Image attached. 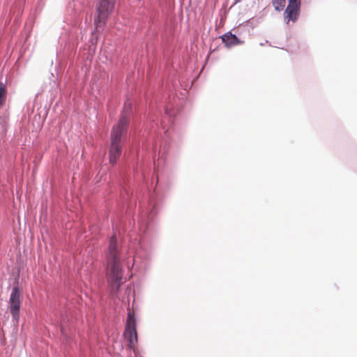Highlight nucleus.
I'll list each match as a JSON object with an SVG mask.
<instances>
[{
  "mask_svg": "<svg viewBox=\"0 0 357 357\" xmlns=\"http://www.w3.org/2000/svg\"><path fill=\"white\" fill-rule=\"evenodd\" d=\"M132 115L131 105L126 102L117 123L113 126L111 131V147L109 149V163L115 165L121 154L125 143L127 129Z\"/></svg>",
  "mask_w": 357,
  "mask_h": 357,
  "instance_id": "f257e3e1",
  "label": "nucleus"
},
{
  "mask_svg": "<svg viewBox=\"0 0 357 357\" xmlns=\"http://www.w3.org/2000/svg\"><path fill=\"white\" fill-rule=\"evenodd\" d=\"M120 247L115 234L109 240L106 252L107 280L110 287L116 293L122 282V268L121 266Z\"/></svg>",
  "mask_w": 357,
  "mask_h": 357,
  "instance_id": "f03ea898",
  "label": "nucleus"
},
{
  "mask_svg": "<svg viewBox=\"0 0 357 357\" xmlns=\"http://www.w3.org/2000/svg\"><path fill=\"white\" fill-rule=\"evenodd\" d=\"M153 250L154 246L149 239L146 237L141 238L134 257L135 264H139L142 268L147 269L152 259Z\"/></svg>",
  "mask_w": 357,
  "mask_h": 357,
  "instance_id": "7ed1b4c3",
  "label": "nucleus"
},
{
  "mask_svg": "<svg viewBox=\"0 0 357 357\" xmlns=\"http://www.w3.org/2000/svg\"><path fill=\"white\" fill-rule=\"evenodd\" d=\"M114 3L115 0H100L99 6L97 8L98 16L94 20L96 28L93 33L99 32L102 29L108 16L113 11Z\"/></svg>",
  "mask_w": 357,
  "mask_h": 357,
  "instance_id": "20e7f679",
  "label": "nucleus"
},
{
  "mask_svg": "<svg viewBox=\"0 0 357 357\" xmlns=\"http://www.w3.org/2000/svg\"><path fill=\"white\" fill-rule=\"evenodd\" d=\"M10 312L13 319L18 321L20 318V310L21 306V293L18 286H15L11 291L10 298Z\"/></svg>",
  "mask_w": 357,
  "mask_h": 357,
  "instance_id": "39448f33",
  "label": "nucleus"
},
{
  "mask_svg": "<svg viewBox=\"0 0 357 357\" xmlns=\"http://www.w3.org/2000/svg\"><path fill=\"white\" fill-rule=\"evenodd\" d=\"M124 335L129 342L130 347L133 348L135 344L137 342V334L136 331V320L135 317L130 313L128 314Z\"/></svg>",
  "mask_w": 357,
  "mask_h": 357,
  "instance_id": "423d86ee",
  "label": "nucleus"
},
{
  "mask_svg": "<svg viewBox=\"0 0 357 357\" xmlns=\"http://www.w3.org/2000/svg\"><path fill=\"white\" fill-rule=\"evenodd\" d=\"M301 3V0H289V3L284 13V17L287 24L290 21L295 22L297 20L299 16Z\"/></svg>",
  "mask_w": 357,
  "mask_h": 357,
  "instance_id": "0eeeda50",
  "label": "nucleus"
},
{
  "mask_svg": "<svg viewBox=\"0 0 357 357\" xmlns=\"http://www.w3.org/2000/svg\"><path fill=\"white\" fill-rule=\"evenodd\" d=\"M157 214L155 204H153L149 213H145L139 220V229L144 234L146 233L153 224V218Z\"/></svg>",
  "mask_w": 357,
  "mask_h": 357,
  "instance_id": "6e6552de",
  "label": "nucleus"
},
{
  "mask_svg": "<svg viewBox=\"0 0 357 357\" xmlns=\"http://www.w3.org/2000/svg\"><path fill=\"white\" fill-rule=\"evenodd\" d=\"M221 39L225 46L229 48L243 43L235 34H232L230 31L223 34Z\"/></svg>",
  "mask_w": 357,
  "mask_h": 357,
  "instance_id": "1a4fd4ad",
  "label": "nucleus"
},
{
  "mask_svg": "<svg viewBox=\"0 0 357 357\" xmlns=\"http://www.w3.org/2000/svg\"><path fill=\"white\" fill-rule=\"evenodd\" d=\"M274 8L278 11H281L284 9L286 0H272Z\"/></svg>",
  "mask_w": 357,
  "mask_h": 357,
  "instance_id": "9d476101",
  "label": "nucleus"
},
{
  "mask_svg": "<svg viewBox=\"0 0 357 357\" xmlns=\"http://www.w3.org/2000/svg\"><path fill=\"white\" fill-rule=\"evenodd\" d=\"M6 92L7 91L5 84L0 82V107L6 99Z\"/></svg>",
  "mask_w": 357,
  "mask_h": 357,
  "instance_id": "9b49d317",
  "label": "nucleus"
},
{
  "mask_svg": "<svg viewBox=\"0 0 357 357\" xmlns=\"http://www.w3.org/2000/svg\"><path fill=\"white\" fill-rule=\"evenodd\" d=\"M165 115L169 118H171L172 115L173 114L171 109H169L168 108H165Z\"/></svg>",
  "mask_w": 357,
  "mask_h": 357,
  "instance_id": "f8f14e48",
  "label": "nucleus"
},
{
  "mask_svg": "<svg viewBox=\"0 0 357 357\" xmlns=\"http://www.w3.org/2000/svg\"><path fill=\"white\" fill-rule=\"evenodd\" d=\"M160 126H161V128L165 130V134H167V130H165V126L162 124V123H160Z\"/></svg>",
  "mask_w": 357,
  "mask_h": 357,
  "instance_id": "ddd939ff",
  "label": "nucleus"
},
{
  "mask_svg": "<svg viewBox=\"0 0 357 357\" xmlns=\"http://www.w3.org/2000/svg\"><path fill=\"white\" fill-rule=\"evenodd\" d=\"M240 1V0H236V2H238V1Z\"/></svg>",
  "mask_w": 357,
  "mask_h": 357,
  "instance_id": "4468645a",
  "label": "nucleus"
}]
</instances>
